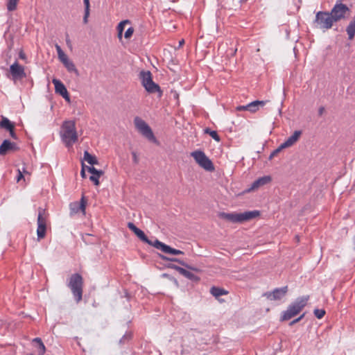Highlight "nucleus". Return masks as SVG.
<instances>
[{
	"instance_id": "49530a36",
	"label": "nucleus",
	"mask_w": 355,
	"mask_h": 355,
	"mask_svg": "<svg viewBox=\"0 0 355 355\" xmlns=\"http://www.w3.org/2000/svg\"><path fill=\"white\" fill-rule=\"evenodd\" d=\"M89 236H91V234H85V235H83V240L85 243H87V239L88 237H89Z\"/></svg>"
},
{
	"instance_id": "a878e982",
	"label": "nucleus",
	"mask_w": 355,
	"mask_h": 355,
	"mask_svg": "<svg viewBox=\"0 0 355 355\" xmlns=\"http://www.w3.org/2000/svg\"><path fill=\"white\" fill-rule=\"evenodd\" d=\"M83 160L92 166L98 164V160L96 156L91 155L87 150L84 152Z\"/></svg>"
},
{
	"instance_id": "a19ab883",
	"label": "nucleus",
	"mask_w": 355,
	"mask_h": 355,
	"mask_svg": "<svg viewBox=\"0 0 355 355\" xmlns=\"http://www.w3.org/2000/svg\"><path fill=\"white\" fill-rule=\"evenodd\" d=\"M132 159H133V162L135 164H138L139 163V158L137 155V153L135 152H132Z\"/></svg>"
},
{
	"instance_id": "4be33fe9",
	"label": "nucleus",
	"mask_w": 355,
	"mask_h": 355,
	"mask_svg": "<svg viewBox=\"0 0 355 355\" xmlns=\"http://www.w3.org/2000/svg\"><path fill=\"white\" fill-rule=\"evenodd\" d=\"M267 101H254L247 105V107L249 108V112L252 113L256 112L259 110V107H263Z\"/></svg>"
},
{
	"instance_id": "2eb2a0df",
	"label": "nucleus",
	"mask_w": 355,
	"mask_h": 355,
	"mask_svg": "<svg viewBox=\"0 0 355 355\" xmlns=\"http://www.w3.org/2000/svg\"><path fill=\"white\" fill-rule=\"evenodd\" d=\"M52 83L55 86V92L60 94L67 101L70 102V96L64 85L58 79L53 78Z\"/></svg>"
},
{
	"instance_id": "f257e3e1",
	"label": "nucleus",
	"mask_w": 355,
	"mask_h": 355,
	"mask_svg": "<svg viewBox=\"0 0 355 355\" xmlns=\"http://www.w3.org/2000/svg\"><path fill=\"white\" fill-rule=\"evenodd\" d=\"M60 137L67 147L71 146L78 141V133L74 121H65L61 126Z\"/></svg>"
},
{
	"instance_id": "5701e85b",
	"label": "nucleus",
	"mask_w": 355,
	"mask_h": 355,
	"mask_svg": "<svg viewBox=\"0 0 355 355\" xmlns=\"http://www.w3.org/2000/svg\"><path fill=\"white\" fill-rule=\"evenodd\" d=\"M135 234L141 241L154 247V243L156 242L157 239H155L154 241L148 239L145 233L140 229H139Z\"/></svg>"
},
{
	"instance_id": "09e8293b",
	"label": "nucleus",
	"mask_w": 355,
	"mask_h": 355,
	"mask_svg": "<svg viewBox=\"0 0 355 355\" xmlns=\"http://www.w3.org/2000/svg\"><path fill=\"white\" fill-rule=\"evenodd\" d=\"M184 44V40H182L179 42V47L182 46Z\"/></svg>"
},
{
	"instance_id": "7ed1b4c3",
	"label": "nucleus",
	"mask_w": 355,
	"mask_h": 355,
	"mask_svg": "<svg viewBox=\"0 0 355 355\" xmlns=\"http://www.w3.org/2000/svg\"><path fill=\"white\" fill-rule=\"evenodd\" d=\"M309 299V295L297 298L295 301L290 304L287 309L282 313L281 320H288L297 315L306 305Z\"/></svg>"
},
{
	"instance_id": "f704fd0d",
	"label": "nucleus",
	"mask_w": 355,
	"mask_h": 355,
	"mask_svg": "<svg viewBox=\"0 0 355 355\" xmlns=\"http://www.w3.org/2000/svg\"><path fill=\"white\" fill-rule=\"evenodd\" d=\"M313 313L317 318L321 319L324 315L325 311L324 309H315Z\"/></svg>"
},
{
	"instance_id": "c85d7f7f",
	"label": "nucleus",
	"mask_w": 355,
	"mask_h": 355,
	"mask_svg": "<svg viewBox=\"0 0 355 355\" xmlns=\"http://www.w3.org/2000/svg\"><path fill=\"white\" fill-rule=\"evenodd\" d=\"M180 274L193 282H198L200 280V278L198 276L184 268L181 270Z\"/></svg>"
},
{
	"instance_id": "2f4dec72",
	"label": "nucleus",
	"mask_w": 355,
	"mask_h": 355,
	"mask_svg": "<svg viewBox=\"0 0 355 355\" xmlns=\"http://www.w3.org/2000/svg\"><path fill=\"white\" fill-rule=\"evenodd\" d=\"M205 132L209 134L215 141H220V138L216 131L206 128Z\"/></svg>"
},
{
	"instance_id": "72a5a7b5",
	"label": "nucleus",
	"mask_w": 355,
	"mask_h": 355,
	"mask_svg": "<svg viewBox=\"0 0 355 355\" xmlns=\"http://www.w3.org/2000/svg\"><path fill=\"white\" fill-rule=\"evenodd\" d=\"M132 333L130 331V332H126L123 335V336L121 338V340H119V343L122 344V345H124L125 343L128 342L132 338Z\"/></svg>"
},
{
	"instance_id": "4468645a",
	"label": "nucleus",
	"mask_w": 355,
	"mask_h": 355,
	"mask_svg": "<svg viewBox=\"0 0 355 355\" xmlns=\"http://www.w3.org/2000/svg\"><path fill=\"white\" fill-rule=\"evenodd\" d=\"M154 248H155L157 250H161L162 252L166 253V254H174V255H179V254H184V252H182L180 250L173 248L171 246L159 241L158 239H156V242L154 243Z\"/></svg>"
},
{
	"instance_id": "e433bc0d",
	"label": "nucleus",
	"mask_w": 355,
	"mask_h": 355,
	"mask_svg": "<svg viewBox=\"0 0 355 355\" xmlns=\"http://www.w3.org/2000/svg\"><path fill=\"white\" fill-rule=\"evenodd\" d=\"M130 21L128 19L121 21L117 26V31L123 32L124 30L125 25L126 24H130Z\"/></svg>"
},
{
	"instance_id": "6ab92c4d",
	"label": "nucleus",
	"mask_w": 355,
	"mask_h": 355,
	"mask_svg": "<svg viewBox=\"0 0 355 355\" xmlns=\"http://www.w3.org/2000/svg\"><path fill=\"white\" fill-rule=\"evenodd\" d=\"M301 135V130H295L291 137H289L284 143L282 144V146H284L285 148L292 146L298 141Z\"/></svg>"
},
{
	"instance_id": "dca6fc26",
	"label": "nucleus",
	"mask_w": 355,
	"mask_h": 355,
	"mask_svg": "<svg viewBox=\"0 0 355 355\" xmlns=\"http://www.w3.org/2000/svg\"><path fill=\"white\" fill-rule=\"evenodd\" d=\"M87 201L85 200V197L83 196L80 201L73 202L69 205L70 215L73 216L79 211H82L83 214L85 212Z\"/></svg>"
},
{
	"instance_id": "cd10ccee",
	"label": "nucleus",
	"mask_w": 355,
	"mask_h": 355,
	"mask_svg": "<svg viewBox=\"0 0 355 355\" xmlns=\"http://www.w3.org/2000/svg\"><path fill=\"white\" fill-rule=\"evenodd\" d=\"M33 343H37L38 349V355H44L46 352V347L40 338H35L33 340Z\"/></svg>"
},
{
	"instance_id": "79ce46f5",
	"label": "nucleus",
	"mask_w": 355,
	"mask_h": 355,
	"mask_svg": "<svg viewBox=\"0 0 355 355\" xmlns=\"http://www.w3.org/2000/svg\"><path fill=\"white\" fill-rule=\"evenodd\" d=\"M21 179H24V175L21 170L18 169V175L17 177V181L19 182Z\"/></svg>"
},
{
	"instance_id": "6e6552de",
	"label": "nucleus",
	"mask_w": 355,
	"mask_h": 355,
	"mask_svg": "<svg viewBox=\"0 0 355 355\" xmlns=\"http://www.w3.org/2000/svg\"><path fill=\"white\" fill-rule=\"evenodd\" d=\"M191 156L196 163L207 171H214V166L211 159L202 150H195L191 153Z\"/></svg>"
},
{
	"instance_id": "1a4fd4ad",
	"label": "nucleus",
	"mask_w": 355,
	"mask_h": 355,
	"mask_svg": "<svg viewBox=\"0 0 355 355\" xmlns=\"http://www.w3.org/2000/svg\"><path fill=\"white\" fill-rule=\"evenodd\" d=\"M9 73L10 75H7V77L10 78L15 83L26 78L24 67L20 65L17 61H15L10 65Z\"/></svg>"
},
{
	"instance_id": "f03ea898",
	"label": "nucleus",
	"mask_w": 355,
	"mask_h": 355,
	"mask_svg": "<svg viewBox=\"0 0 355 355\" xmlns=\"http://www.w3.org/2000/svg\"><path fill=\"white\" fill-rule=\"evenodd\" d=\"M259 216V211H248L243 213H225V212H220L218 214V217L220 218L224 219L227 221L233 223H243L245 221L250 220L256 217Z\"/></svg>"
},
{
	"instance_id": "412c9836",
	"label": "nucleus",
	"mask_w": 355,
	"mask_h": 355,
	"mask_svg": "<svg viewBox=\"0 0 355 355\" xmlns=\"http://www.w3.org/2000/svg\"><path fill=\"white\" fill-rule=\"evenodd\" d=\"M346 32L348 35V40H352L355 36V15L347 26Z\"/></svg>"
},
{
	"instance_id": "a18cd8bd",
	"label": "nucleus",
	"mask_w": 355,
	"mask_h": 355,
	"mask_svg": "<svg viewBox=\"0 0 355 355\" xmlns=\"http://www.w3.org/2000/svg\"><path fill=\"white\" fill-rule=\"evenodd\" d=\"M324 110H325V109L324 107L322 106V107H319L318 115L321 116L324 114Z\"/></svg>"
},
{
	"instance_id": "9d476101",
	"label": "nucleus",
	"mask_w": 355,
	"mask_h": 355,
	"mask_svg": "<svg viewBox=\"0 0 355 355\" xmlns=\"http://www.w3.org/2000/svg\"><path fill=\"white\" fill-rule=\"evenodd\" d=\"M45 214H46L45 209L42 207H39L37 220V236L38 240H41V239H44L46 236V216Z\"/></svg>"
},
{
	"instance_id": "f8f14e48",
	"label": "nucleus",
	"mask_w": 355,
	"mask_h": 355,
	"mask_svg": "<svg viewBox=\"0 0 355 355\" xmlns=\"http://www.w3.org/2000/svg\"><path fill=\"white\" fill-rule=\"evenodd\" d=\"M85 169L92 174V175L89 177V180L93 182L95 185H99L100 182L98 179L103 174V172L101 170H97L94 166H86L83 162H82L80 175L83 178H86Z\"/></svg>"
},
{
	"instance_id": "6e6d98bb",
	"label": "nucleus",
	"mask_w": 355,
	"mask_h": 355,
	"mask_svg": "<svg viewBox=\"0 0 355 355\" xmlns=\"http://www.w3.org/2000/svg\"><path fill=\"white\" fill-rule=\"evenodd\" d=\"M89 243H94V241H89Z\"/></svg>"
},
{
	"instance_id": "58836bf2",
	"label": "nucleus",
	"mask_w": 355,
	"mask_h": 355,
	"mask_svg": "<svg viewBox=\"0 0 355 355\" xmlns=\"http://www.w3.org/2000/svg\"><path fill=\"white\" fill-rule=\"evenodd\" d=\"M128 227L134 233H135L139 228L135 226V225L133 223L129 222L128 223Z\"/></svg>"
},
{
	"instance_id": "5fc2aeb1",
	"label": "nucleus",
	"mask_w": 355,
	"mask_h": 355,
	"mask_svg": "<svg viewBox=\"0 0 355 355\" xmlns=\"http://www.w3.org/2000/svg\"><path fill=\"white\" fill-rule=\"evenodd\" d=\"M21 172L23 173V174L28 173V172L24 168H23V171H21Z\"/></svg>"
},
{
	"instance_id": "473e14b6",
	"label": "nucleus",
	"mask_w": 355,
	"mask_h": 355,
	"mask_svg": "<svg viewBox=\"0 0 355 355\" xmlns=\"http://www.w3.org/2000/svg\"><path fill=\"white\" fill-rule=\"evenodd\" d=\"M55 49L58 53V58L61 62H63L64 59H67V56L66 54L63 52L61 47L58 44H55Z\"/></svg>"
},
{
	"instance_id": "39448f33",
	"label": "nucleus",
	"mask_w": 355,
	"mask_h": 355,
	"mask_svg": "<svg viewBox=\"0 0 355 355\" xmlns=\"http://www.w3.org/2000/svg\"><path fill=\"white\" fill-rule=\"evenodd\" d=\"M67 286L71 289L76 302H80L83 298V277L78 273L73 274L69 278Z\"/></svg>"
},
{
	"instance_id": "c756f323",
	"label": "nucleus",
	"mask_w": 355,
	"mask_h": 355,
	"mask_svg": "<svg viewBox=\"0 0 355 355\" xmlns=\"http://www.w3.org/2000/svg\"><path fill=\"white\" fill-rule=\"evenodd\" d=\"M85 5V15L83 17V22L84 24H87L88 20V17L89 15V0H83Z\"/></svg>"
},
{
	"instance_id": "f3484780",
	"label": "nucleus",
	"mask_w": 355,
	"mask_h": 355,
	"mask_svg": "<svg viewBox=\"0 0 355 355\" xmlns=\"http://www.w3.org/2000/svg\"><path fill=\"white\" fill-rule=\"evenodd\" d=\"M18 149L16 144L14 142H11L8 139H5L3 143L0 146V155H4L9 150L15 151Z\"/></svg>"
},
{
	"instance_id": "4c0bfd02",
	"label": "nucleus",
	"mask_w": 355,
	"mask_h": 355,
	"mask_svg": "<svg viewBox=\"0 0 355 355\" xmlns=\"http://www.w3.org/2000/svg\"><path fill=\"white\" fill-rule=\"evenodd\" d=\"M134 33V28L132 27H130L127 29V31L125 33L124 37L126 39H129L131 37Z\"/></svg>"
},
{
	"instance_id": "ddd939ff",
	"label": "nucleus",
	"mask_w": 355,
	"mask_h": 355,
	"mask_svg": "<svg viewBox=\"0 0 355 355\" xmlns=\"http://www.w3.org/2000/svg\"><path fill=\"white\" fill-rule=\"evenodd\" d=\"M288 291V286H285L282 288H275L271 292H266L263 295L270 301L281 300L286 296Z\"/></svg>"
},
{
	"instance_id": "de8ad7c7",
	"label": "nucleus",
	"mask_w": 355,
	"mask_h": 355,
	"mask_svg": "<svg viewBox=\"0 0 355 355\" xmlns=\"http://www.w3.org/2000/svg\"><path fill=\"white\" fill-rule=\"evenodd\" d=\"M19 57L20 59H22V60L26 59V55L24 54V53L23 51H20V53L19 54Z\"/></svg>"
},
{
	"instance_id": "864d4df0",
	"label": "nucleus",
	"mask_w": 355,
	"mask_h": 355,
	"mask_svg": "<svg viewBox=\"0 0 355 355\" xmlns=\"http://www.w3.org/2000/svg\"><path fill=\"white\" fill-rule=\"evenodd\" d=\"M294 324H295V322L294 320L290 322L291 326L293 325Z\"/></svg>"
},
{
	"instance_id": "b1692460",
	"label": "nucleus",
	"mask_w": 355,
	"mask_h": 355,
	"mask_svg": "<svg viewBox=\"0 0 355 355\" xmlns=\"http://www.w3.org/2000/svg\"><path fill=\"white\" fill-rule=\"evenodd\" d=\"M62 62L63 63V64L67 68V69L69 72L74 73L76 75V76H79L78 70L76 67L73 62L72 61L69 60V58L64 59V60H63V62Z\"/></svg>"
},
{
	"instance_id": "bb28decb",
	"label": "nucleus",
	"mask_w": 355,
	"mask_h": 355,
	"mask_svg": "<svg viewBox=\"0 0 355 355\" xmlns=\"http://www.w3.org/2000/svg\"><path fill=\"white\" fill-rule=\"evenodd\" d=\"M210 293L213 296L216 297H218L221 295H227L228 293V292L225 289L216 286L211 288Z\"/></svg>"
},
{
	"instance_id": "8fccbe9b",
	"label": "nucleus",
	"mask_w": 355,
	"mask_h": 355,
	"mask_svg": "<svg viewBox=\"0 0 355 355\" xmlns=\"http://www.w3.org/2000/svg\"><path fill=\"white\" fill-rule=\"evenodd\" d=\"M122 33H123V32H118V37H119V39H121V37H122Z\"/></svg>"
},
{
	"instance_id": "20e7f679",
	"label": "nucleus",
	"mask_w": 355,
	"mask_h": 355,
	"mask_svg": "<svg viewBox=\"0 0 355 355\" xmlns=\"http://www.w3.org/2000/svg\"><path fill=\"white\" fill-rule=\"evenodd\" d=\"M335 23L332 16L328 11H318L313 21L315 28L320 29L323 32L331 29Z\"/></svg>"
},
{
	"instance_id": "0eeeda50",
	"label": "nucleus",
	"mask_w": 355,
	"mask_h": 355,
	"mask_svg": "<svg viewBox=\"0 0 355 355\" xmlns=\"http://www.w3.org/2000/svg\"><path fill=\"white\" fill-rule=\"evenodd\" d=\"M329 13L333 17L335 22H338L342 19L347 18L350 15V9L349 7L343 3L340 0L337 1L336 4L331 8Z\"/></svg>"
},
{
	"instance_id": "7c9ffc66",
	"label": "nucleus",
	"mask_w": 355,
	"mask_h": 355,
	"mask_svg": "<svg viewBox=\"0 0 355 355\" xmlns=\"http://www.w3.org/2000/svg\"><path fill=\"white\" fill-rule=\"evenodd\" d=\"M19 0H7V9L8 11H14L17 9Z\"/></svg>"
},
{
	"instance_id": "423d86ee",
	"label": "nucleus",
	"mask_w": 355,
	"mask_h": 355,
	"mask_svg": "<svg viewBox=\"0 0 355 355\" xmlns=\"http://www.w3.org/2000/svg\"><path fill=\"white\" fill-rule=\"evenodd\" d=\"M141 85L148 93L159 92V96H162V92L160 87L153 82L152 73L149 71H141L139 75Z\"/></svg>"
},
{
	"instance_id": "aec40b11",
	"label": "nucleus",
	"mask_w": 355,
	"mask_h": 355,
	"mask_svg": "<svg viewBox=\"0 0 355 355\" xmlns=\"http://www.w3.org/2000/svg\"><path fill=\"white\" fill-rule=\"evenodd\" d=\"M159 257L163 260V261H173V262H178V263H180V265L184 266L185 268H188V269H190V270H194V271H199V270L196 268H194V267H192L189 265H188L187 263H186L184 261L178 259V258H172V257H166V256H164V255H162V254H159Z\"/></svg>"
},
{
	"instance_id": "ea45409f",
	"label": "nucleus",
	"mask_w": 355,
	"mask_h": 355,
	"mask_svg": "<svg viewBox=\"0 0 355 355\" xmlns=\"http://www.w3.org/2000/svg\"><path fill=\"white\" fill-rule=\"evenodd\" d=\"M168 268H172V269H174L175 270H177L178 272H179V273L180 274L181 273V270H182L183 268H181L178 266H176V265H174V264H169L168 266Z\"/></svg>"
},
{
	"instance_id": "9b49d317",
	"label": "nucleus",
	"mask_w": 355,
	"mask_h": 355,
	"mask_svg": "<svg viewBox=\"0 0 355 355\" xmlns=\"http://www.w3.org/2000/svg\"><path fill=\"white\" fill-rule=\"evenodd\" d=\"M134 123L138 131L149 140H155L153 132L150 126L141 118L136 116L134 119Z\"/></svg>"
},
{
	"instance_id": "393cba45",
	"label": "nucleus",
	"mask_w": 355,
	"mask_h": 355,
	"mask_svg": "<svg viewBox=\"0 0 355 355\" xmlns=\"http://www.w3.org/2000/svg\"><path fill=\"white\" fill-rule=\"evenodd\" d=\"M0 127L8 131L11 130V129H15L14 123L6 117H3L0 121Z\"/></svg>"
},
{
	"instance_id": "c03bdc74",
	"label": "nucleus",
	"mask_w": 355,
	"mask_h": 355,
	"mask_svg": "<svg viewBox=\"0 0 355 355\" xmlns=\"http://www.w3.org/2000/svg\"><path fill=\"white\" fill-rule=\"evenodd\" d=\"M9 132H10V137L14 139H17V135L16 133L15 132V129H11V130H9Z\"/></svg>"
},
{
	"instance_id": "603ef678",
	"label": "nucleus",
	"mask_w": 355,
	"mask_h": 355,
	"mask_svg": "<svg viewBox=\"0 0 355 355\" xmlns=\"http://www.w3.org/2000/svg\"><path fill=\"white\" fill-rule=\"evenodd\" d=\"M294 320H295V323H297L300 321V318H297L295 319Z\"/></svg>"
},
{
	"instance_id": "37998d69",
	"label": "nucleus",
	"mask_w": 355,
	"mask_h": 355,
	"mask_svg": "<svg viewBox=\"0 0 355 355\" xmlns=\"http://www.w3.org/2000/svg\"><path fill=\"white\" fill-rule=\"evenodd\" d=\"M236 110L238 111H243V110H248L249 111V108L247 107V105H240V106H238L236 107Z\"/></svg>"
},
{
	"instance_id": "3c124183",
	"label": "nucleus",
	"mask_w": 355,
	"mask_h": 355,
	"mask_svg": "<svg viewBox=\"0 0 355 355\" xmlns=\"http://www.w3.org/2000/svg\"><path fill=\"white\" fill-rule=\"evenodd\" d=\"M304 317V313L302 314L298 318H300V320Z\"/></svg>"
},
{
	"instance_id": "c9c22d12",
	"label": "nucleus",
	"mask_w": 355,
	"mask_h": 355,
	"mask_svg": "<svg viewBox=\"0 0 355 355\" xmlns=\"http://www.w3.org/2000/svg\"><path fill=\"white\" fill-rule=\"evenodd\" d=\"M284 148H285L284 146H282V144H281L277 148H276L275 150H273L270 153V155L269 156V159H271L272 157L276 156L278 153H279Z\"/></svg>"
},
{
	"instance_id": "a211bd4d",
	"label": "nucleus",
	"mask_w": 355,
	"mask_h": 355,
	"mask_svg": "<svg viewBox=\"0 0 355 355\" xmlns=\"http://www.w3.org/2000/svg\"><path fill=\"white\" fill-rule=\"evenodd\" d=\"M270 181H271V177L269 175L259 178V179H257L253 182V183L251 184V187L248 189V191H251L257 189L260 187L269 183Z\"/></svg>"
}]
</instances>
